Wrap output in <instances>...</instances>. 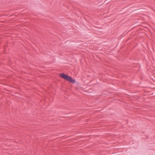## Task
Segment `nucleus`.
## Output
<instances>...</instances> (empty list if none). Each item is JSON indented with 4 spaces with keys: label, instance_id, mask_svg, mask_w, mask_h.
Here are the masks:
<instances>
[{
    "label": "nucleus",
    "instance_id": "1",
    "mask_svg": "<svg viewBox=\"0 0 155 155\" xmlns=\"http://www.w3.org/2000/svg\"><path fill=\"white\" fill-rule=\"evenodd\" d=\"M59 75L62 78L71 83L74 84L75 83V80L73 79L71 77L65 74L64 73H60Z\"/></svg>",
    "mask_w": 155,
    "mask_h": 155
}]
</instances>
